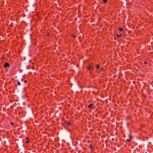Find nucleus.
Masks as SVG:
<instances>
[{
	"mask_svg": "<svg viewBox=\"0 0 153 153\" xmlns=\"http://www.w3.org/2000/svg\"><path fill=\"white\" fill-rule=\"evenodd\" d=\"M9 64L8 62H6L4 64V67L5 68H7L9 67Z\"/></svg>",
	"mask_w": 153,
	"mask_h": 153,
	"instance_id": "f257e3e1",
	"label": "nucleus"
},
{
	"mask_svg": "<svg viewBox=\"0 0 153 153\" xmlns=\"http://www.w3.org/2000/svg\"><path fill=\"white\" fill-rule=\"evenodd\" d=\"M93 105V104H92V103H91L90 104L88 105V107L89 108H91L92 107V106Z\"/></svg>",
	"mask_w": 153,
	"mask_h": 153,
	"instance_id": "f03ea898",
	"label": "nucleus"
},
{
	"mask_svg": "<svg viewBox=\"0 0 153 153\" xmlns=\"http://www.w3.org/2000/svg\"><path fill=\"white\" fill-rule=\"evenodd\" d=\"M118 30L120 31H122L123 30V29L122 27H119L118 28Z\"/></svg>",
	"mask_w": 153,
	"mask_h": 153,
	"instance_id": "7ed1b4c3",
	"label": "nucleus"
},
{
	"mask_svg": "<svg viewBox=\"0 0 153 153\" xmlns=\"http://www.w3.org/2000/svg\"><path fill=\"white\" fill-rule=\"evenodd\" d=\"M87 68L89 70H90L91 69V65H90L89 67H87Z\"/></svg>",
	"mask_w": 153,
	"mask_h": 153,
	"instance_id": "20e7f679",
	"label": "nucleus"
},
{
	"mask_svg": "<svg viewBox=\"0 0 153 153\" xmlns=\"http://www.w3.org/2000/svg\"><path fill=\"white\" fill-rule=\"evenodd\" d=\"M96 68L97 69H99V65H97L96 66Z\"/></svg>",
	"mask_w": 153,
	"mask_h": 153,
	"instance_id": "39448f33",
	"label": "nucleus"
},
{
	"mask_svg": "<svg viewBox=\"0 0 153 153\" xmlns=\"http://www.w3.org/2000/svg\"><path fill=\"white\" fill-rule=\"evenodd\" d=\"M116 35L118 36V37H120V36H122V34H120V35H118V34H117Z\"/></svg>",
	"mask_w": 153,
	"mask_h": 153,
	"instance_id": "423d86ee",
	"label": "nucleus"
},
{
	"mask_svg": "<svg viewBox=\"0 0 153 153\" xmlns=\"http://www.w3.org/2000/svg\"><path fill=\"white\" fill-rule=\"evenodd\" d=\"M67 124L68 126H70L71 125V123L69 122L67 123Z\"/></svg>",
	"mask_w": 153,
	"mask_h": 153,
	"instance_id": "0eeeda50",
	"label": "nucleus"
},
{
	"mask_svg": "<svg viewBox=\"0 0 153 153\" xmlns=\"http://www.w3.org/2000/svg\"><path fill=\"white\" fill-rule=\"evenodd\" d=\"M103 1L104 3H106L107 1V0H103Z\"/></svg>",
	"mask_w": 153,
	"mask_h": 153,
	"instance_id": "6e6552de",
	"label": "nucleus"
},
{
	"mask_svg": "<svg viewBox=\"0 0 153 153\" xmlns=\"http://www.w3.org/2000/svg\"><path fill=\"white\" fill-rule=\"evenodd\" d=\"M17 84L19 85H21L20 83L19 82H17Z\"/></svg>",
	"mask_w": 153,
	"mask_h": 153,
	"instance_id": "1a4fd4ad",
	"label": "nucleus"
},
{
	"mask_svg": "<svg viewBox=\"0 0 153 153\" xmlns=\"http://www.w3.org/2000/svg\"><path fill=\"white\" fill-rule=\"evenodd\" d=\"M129 137H130V140L131 139V138L132 136L131 135H130Z\"/></svg>",
	"mask_w": 153,
	"mask_h": 153,
	"instance_id": "9d476101",
	"label": "nucleus"
},
{
	"mask_svg": "<svg viewBox=\"0 0 153 153\" xmlns=\"http://www.w3.org/2000/svg\"><path fill=\"white\" fill-rule=\"evenodd\" d=\"M10 124L11 125H13V123H12V122H11V123H10Z\"/></svg>",
	"mask_w": 153,
	"mask_h": 153,
	"instance_id": "9b49d317",
	"label": "nucleus"
},
{
	"mask_svg": "<svg viewBox=\"0 0 153 153\" xmlns=\"http://www.w3.org/2000/svg\"><path fill=\"white\" fill-rule=\"evenodd\" d=\"M24 82H27V81L26 80H25Z\"/></svg>",
	"mask_w": 153,
	"mask_h": 153,
	"instance_id": "f8f14e48",
	"label": "nucleus"
},
{
	"mask_svg": "<svg viewBox=\"0 0 153 153\" xmlns=\"http://www.w3.org/2000/svg\"><path fill=\"white\" fill-rule=\"evenodd\" d=\"M128 140V141H129V142H130V140H129L128 139V140Z\"/></svg>",
	"mask_w": 153,
	"mask_h": 153,
	"instance_id": "ddd939ff",
	"label": "nucleus"
},
{
	"mask_svg": "<svg viewBox=\"0 0 153 153\" xmlns=\"http://www.w3.org/2000/svg\"><path fill=\"white\" fill-rule=\"evenodd\" d=\"M21 81H22L23 80V79H21Z\"/></svg>",
	"mask_w": 153,
	"mask_h": 153,
	"instance_id": "4468645a",
	"label": "nucleus"
},
{
	"mask_svg": "<svg viewBox=\"0 0 153 153\" xmlns=\"http://www.w3.org/2000/svg\"><path fill=\"white\" fill-rule=\"evenodd\" d=\"M28 142H28V141H27V142H26V143H28Z\"/></svg>",
	"mask_w": 153,
	"mask_h": 153,
	"instance_id": "2eb2a0df",
	"label": "nucleus"
}]
</instances>
